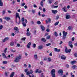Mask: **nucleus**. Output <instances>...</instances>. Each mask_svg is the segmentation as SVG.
Segmentation results:
<instances>
[{
  "instance_id": "c9c22d12",
  "label": "nucleus",
  "mask_w": 77,
  "mask_h": 77,
  "mask_svg": "<svg viewBox=\"0 0 77 77\" xmlns=\"http://www.w3.org/2000/svg\"><path fill=\"white\" fill-rule=\"evenodd\" d=\"M48 3H49L50 4H51L52 3V2H51V1L50 0H49L48 1Z\"/></svg>"
},
{
  "instance_id": "39448f33",
  "label": "nucleus",
  "mask_w": 77,
  "mask_h": 77,
  "mask_svg": "<svg viewBox=\"0 0 77 77\" xmlns=\"http://www.w3.org/2000/svg\"><path fill=\"white\" fill-rule=\"evenodd\" d=\"M32 73H33V70H30V72L29 71H28L26 72V75H29V74H32Z\"/></svg>"
},
{
  "instance_id": "b1692460",
  "label": "nucleus",
  "mask_w": 77,
  "mask_h": 77,
  "mask_svg": "<svg viewBox=\"0 0 77 77\" xmlns=\"http://www.w3.org/2000/svg\"><path fill=\"white\" fill-rule=\"evenodd\" d=\"M8 74H9L8 72H5V75L6 77H8L9 75H8Z\"/></svg>"
},
{
  "instance_id": "473e14b6",
  "label": "nucleus",
  "mask_w": 77,
  "mask_h": 77,
  "mask_svg": "<svg viewBox=\"0 0 77 77\" xmlns=\"http://www.w3.org/2000/svg\"><path fill=\"white\" fill-rule=\"evenodd\" d=\"M26 39V38H23L21 39V40L22 41H24Z\"/></svg>"
},
{
  "instance_id": "a18cd8bd",
  "label": "nucleus",
  "mask_w": 77,
  "mask_h": 77,
  "mask_svg": "<svg viewBox=\"0 0 77 77\" xmlns=\"http://www.w3.org/2000/svg\"><path fill=\"white\" fill-rule=\"evenodd\" d=\"M47 39H50V35H48L47 38H46Z\"/></svg>"
},
{
  "instance_id": "09e8293b",
  "label": "nucleus",
  "mask_w": 77,
  "mask_h": 77,
  "mask_svg": "<svg viewBox=\"0 0 77 77\" xmlns=\"http://www.w3.org/2000/svg\"><path fill=\"white\" fill-rule=\"evenodd\" d=\"M65 38H66V36L63 35V39H65Z\"/></svg>"
},
{
  "instance_id": "6e6552de",
  "label": "nucleus",
  "mask_w": 77,
  "mask_h": 77,
  "mask_svg": "<svg viewBox=\"0 0 77 77\" xmlns=\"http://www.w3.org/2000/svg\"><path fill=\"white\" fill-rule=\"evenodd\" d=\"M58 73L59 74H61V75H63V71L62 70H60L58 71Z\"/></svg>"
},
{
  "instance_id": "423d86ee",
  "label": "nucleus",
  "mask_w": 77,
  "mask_h": 77,
  "mask_svg": "<svg viewBox=\"0 0 77 77\" xmlns=\"http://www.w3.org/2000/svg\"><path fill=\"white\" fill-rule=\"evenodd\" d=\"M14 30H16L15 31V32H16V33H19V31H18V30L19 29H18V28L17 27H14Z\"/></svg>"
},
{
  "instance_id": "774afa93",
  "label": "nucleus",
  "mask_w": 77,
  "mask_h": 77,
  "mask_svg": "<svg viewBox=\"0 0 77 77\" xmlns=\"http://www.w3.org/2000/svg\"><path fill=\"white\" fill-rule=\"evenodd\" d=\"M25 3H23L22 5V6H24L25 5Z\"/></svg>"
},
{
  "instance_id": "49530a36",
  "label": "nucleus",
  "mask_w": 77,
  "mask_h": 77,
  "mask_svg": "<svg viewBox=\"0 0 77 77\" xmlns=\"http://www.w3.org/2000/svg\"><path fill=\"white\" fill-rule=\"evenodd\" d=\"M48 21L49 23H50V21H51V19H50V18H48Z\"/></svg>"
},
{
  "instance_id": "4d7b16f0",
  "label": "nucleus",
  "mask_w": 77,
  "mask_h": 77,
  "mask_svg": "<svg viewBox=\"0 0 77 77\" xmlns=\"http://www.w3.org/2000/svg\"><path fill=\"white\" fill-rule=\"evenodd\" d=\"M46 31L48 32H50V29L48 28L46 30Z\"/></svg>"
},
{
  "instance_id": "aec40b11",
  "label": "nucleus",
  "mask_w": 77,
  "mask_h": 77,
  "mask_svg": "<svg viewBox=\"0 0 77 77\" xmlns=\"http://www.w3.org/2000/svg\"><path fill=\"white\" fill-rule=\"evenodd\" d=\"M34 57L35 59L37 60L38 58V55L37 54H35L34 55Z\"/></svg>"
},
{
  "instance_id": "5fc2aeb1",
  "label": "nucleus",
  "mask_w": 77,
  "mask_h": 77,
  "mask_svg": "<svg viewBox=\"0 0 77 77\" xmlns=\"http://www.w3.org/2000/svg\"><path fill=\"white\" fill-rule=\"evenodd\" d=\"M58 18H59V16H56V19L57 20H58Z\"/></svg>"
},
{
  "instance_id": "c756f323",
  "label": "nucleus",
  "mask_w": 77,
  "mask_h": 77,
  "mask_svg": "<svg viewBox=\"0 0 77 77\" xmlns=\"http://www.w3.org/2000/svg\"><path fill=\"white\" fill-rule=\"evenodd\" d=\"M26 35L27 36H30V32H28L26 33Z\"/></svg>"
},
{
  "instance_id": "9d476101",
  "label": "nucleus",
  "mask_w": 77,
  "mask_h": 77,
  "mask_svg": "<svg viewBox=\"0 0 77 77\" xmlns=\"http://www.w3.org/2000/svg\"><path fill=\"white\" fill-rule=\"evenodd\" d=\"M54 51L56 52H59L60 51V50L59 49H57V48H54Z\"/></svg>"
},
{
  "instance_id": "13d9d810",
  "label": "nucleus",
  "mask_w": 77,
  "mask_h": 77,
  "mask_svg": "<svg viewBox=\"0 0 77 77\" xmlns=\"http://www.w3.org/2000/svg\"><path fill=\"white\" fill-rule=\"evenodd\" d=\"M0 21L2 23L3 22V19L0 18Z\"/></svg>"
},
{
  "instance_id": "e2e57ef3",
  "label": "nucleus",
  "mask_w": 77,
  "mask_h": 77,
  "mask_svg": "<svg viewBox=\"0 0 77 77\" xmlns=\"http://www.w3.org/2000/svg\"><path fill=\"white\" fill-rule=\"evenodd\" d=\"M33 7L34 8H36V7H37V6L36 5H34Z\"/></svg>"
},
{
  "instance_id": "de8ad7c7",
  "label": "nucleus",
  "mask_w": 77,
  "mask_h": 77,
  "mask_svg": "<svg viewBox=\"0 0 77 77\" xmlns=\"http://www.w3.org/2000/svg\"><path fill=\"white\" fill-rule=\"evenodd\" d=\"M32 12L33 13V14H35V10H32Z\"/></svg>"
},
{
  "instance_id": "c03bdc74",
  "label": "nucleus",
  "mask_w": 77,
  "mask_h": 77,
  "mask_svg": "<svg viewBox=\"0 0 77 77\" xmlns=\"http://www.w3.org/2000/svg\"><path fill=\"white\" fill-rule=\"evenodd\" d=\"M3 26L2 25L0 26V30H2L3 29Z\"/></svg>"
},
{
  "instance_id": "1a4fd4ad",
  "label": "nucleus",
  "mask_w": 77,
  "mask_h": 77,
  "mask_svg": "<svg viewBox=\"0 0 77 77\" xmlns=\"http://www.w3.org/2000/svg\"><path fill=\"white\" fill-rule=\"evenodd\" d=\"M61 59H63V60H65L66 59V57L64 55H62L61 57Z\"/></svg>"
},
{
  "instance_id": "f8f14e48",
  "label": "nucleus",
  "mask_w": 77,
  "mask_h": 77,
  "mask_svg": "<svg viewBox=\"0 0 77 77\" xmlns=\"http://www.w3.org/2000/svg\"><path fill=\"white\" fill-rule=\"evenodd\" d=\"M31 42H29V43L27 45V48H30V45H31Z\"/></svg>"
},
{
  "instance_id": "37998d69",
  "label": "nucleus",
  "mask_w": 77,
  "mask_h": 77,
  "mask_svg": "<svg viewBox=\"0 0 77 77\" xmlns=\"http://www.w3.org/2000/svg\"><path fill=\"white\" fill-rule=\"evenodd\" d=\"M37 23L38 24H41V22H40L39 21H38L37 22Z\"/></svg>"
},
{
  "instance_id": "a19ab883",
  "label": "nucleus",
  "mask_w": 77,
  "mask_h": 77,
  "mask_svg": "<svg viewBox=\"0 0 77 77\" xmlns=\"http://www.w3.org/2000/svg\"><path fill=\"white\" fill-rule=\"evenodd\" d=\"M22 22H24V18L23 17L21 19Z\"/></svg>"
},
{
  "instance_id": "bb28decb",
  "label": "nucleus",
  "mask_w": 77,
  "mask_h": 77,
  "mask_svg": "<svg viewBox=\"0 0 77 77\" xmlns=\"http://www.w3.org/2000/svg\"><path fill=\"white\" fill-rule=\"evenodd\" d=\"M40 5L42 7H43V5H44V2H43V1H42L40 3Z\"/></svg>"
},
{
  "instance_id": "7c9ffc66",
  "label": "nucleus",
  "mask_w": 77,
  "mask_h": 77,
  "mask_svg": "<svg viewBox=\"0 0 77 77\" xmlns=\"http://www.w3.org/2000/svg\"><path fill=\"white\" fill-rule=\"evenodd\" d=\"M75 62L76 61L75 60L72 61L71 62V63H72V64H74V63H75Z\"/></svg>"
},
{
  "instance_id": "6ab92c4d",
  "label": "nucleus",
  "mask_w": 77,
  "mask_h": 77,
  "mask_svg": "<svg viewBox=\"0 0 77 77\" xmlns=\"http://www.w3.org/2000/svg\"><path fill=\"white\" fill-rule=\"evenodd\" d=\"M2 55L4 57V58H5L6 59L7 58V57H6V55H5V53H2Z\"/></svg>"
},
{
  "instance_id": "e433bc0d",
  "label": "nucleus",
  "mask_w": 77,
  "mask_h": 77,
  "mask_svg": "<svg viewBox=\"0 0 77 77\" xmlns=\"http://www.w3.org/2000/svg\"><path fill=\"white\" fill-rule=\"evenodd\" d=\"M51 45V43H48L46 44V46L47 47L48 46H50V45Z\"/></svg>"
},
{
  "instance_id": "f704fd0d",
  "label": "nucleus",
  "mask_w": 77,
  "mask_h": 77,
  "mask_svg": "<svg viewBox=\"0 0 77 77\" xmlns=\"http://www.w3.org/2000/svg\"><path fill=\"white\" fill-rule=\"evenodd\" d=\"M54 35L56 36V37H57L58 36V34L57 33V32H55L54 33Z\"/></svg>"
},
{
  "instance_id": "bf43d9fd",
  "label": "nucleus",
  "mask_w": 77,
  "mask_h": 77,
  "mask_svg": "<svg viewBox=\"0 0 77 77\" xmlns=\"http://www.w3.org/2000/svg\"><path fill=\"white\" fill-rule=\"evenodd\" d=\"M21 77H24V74H22L21 75Z\"/></svg>"
},
{
  "instance_id": "a878e982",
  "label": "nucleus",
  "mask_w": 77,
  "mask_h": 77,
  "mask_svg": "<svg viewBox=\"0 0 77 77\" xmlns=\"http://www.w3.org/2000/svg\"><path fill=\"white\" fill-rule=\"evenodd\" d=\"M22 24L24 27L26 26V23L25 22H22Z\"/></svg>"
},
{
  "instance_id": "6e6d98bb",
  "label": "nucleus",
  "mask_w": 77,
  "mask_h": 77,
  "mask_svg": "<svg viewBox=\"0 0 77 77\" xmlns=\"http://www.w3.org/2000/svg\"><path fill=\"white\" fill-rule=\"evenodd\" d=\"M33 46L34 47V48H35V47H36V44H34Z\"/></svg>"
},
{
  "instance_id": "dca6fc26",
  "label": "nucleus",
  "mask_w": 77,
  "mask_h": 77,
  "mask_svg": "<svg viewBox=\"0 0 77 77\" xmlns=\"http://www.w3.org/2000/svg\"><path fill=\"white\" fill-rule=\"evenodd\" d=\"M14 75H15V72H13L10 75V77H14Z\"/></svg>"
},
{
  "instance_id": "2eb2a0df",
  "label": "nucleus",
  "mask_w": 77,
  "mask_h": 77,
  "mask_svg": "<svg viewBox=\"0 0 77 77\" xmlns=\"http://www.w3.org/2000/svg\"><path fill=\"white\" fill-rule=\"evenodd\" d=\"M14 75H15V72H13L10 75V77H14Z\"/></svg>"
},
{
  "instance_id": "3c124183",
  "label": "nucleus",
  "mask_w": 77,
  "mask_h": 77,
  "mask_svg": "<svg viewBox=\"0 0 77 77\" xmlns=\"http://www.w3.org/2000/svg\"><path fill=\"white\" fill-rule=\"evenodd\" d=\"M71 44H72V42L71 41H69L68 43V45H71Z\"/></svg>"
},
{
  "instance_id": "f03ea898",
  "label": "nucleus",
  "mask_w": 77,
  "mask_h": 77,
  "mask_svg": "<svg viewBox=\"0 0 77 77\" xmlns=\"http://www.w3.org/2000/svg\"><path fill=\"white\" fill-rule=\"evenodd\" d=\"M55 69H52L51 71V74L52 76V77H56V76H55Z\"/></svg>"
},
{
  "instance_id": "79ce46f5",
  "label": "nucleus",
  "mask_w": 77,
  "mask_h": 77,
  "mask_svg": "<svg viewBox=\"0 0 77 77\" xmlns=\"http://www.w3.org/2000/svg\"><path fill=\"white\" fill-rule=\"evenodd\" d=\"M42 41H44V42H45V41H46V40L44 38H42Z\"/></svg>"
},
{
  "instance_id": "9b49d317",
  "label": "nucleus",
  "mask_w": 77,
  "mask_h": 77,
  "mask_svg": "<svg viewBox=\"0 0 77 77\" xmlns=\"http://www.w3.org/2000/svg\"><path fill=\"white\" fill-rule=\"evenodd\" d=\"M3 19H5L7 21H8V20H10V17H4Z\"/></svg>"
},
{
  "instance_id": "0e129e2a",
  "label": "nucleus",
  "mask_w": 77,
  "mask_h": 77,
  "mask_svg": "<svg viewBox=\"0 0 77 77\" xmlns=\"http://www.w3.org/2000/svg\"><path fill=\"white\" fill-rule=\"evenodd\" d=\"M38 69H37L35 71V72L36 73L38 72Z\"/></svg>"
},
{
  "instance_id": "8fccbe9b",
  "label": "nucleus",
  "mask_w": 77,
  "mask_h": 77,
  "mask_svg": "<svg viewBox=\"0 0 77 77\" xmlns=\"http://www.w3.org/2000/svg\"><path fill=\"white\" fill-rule=\"evenodd\" d=\"M69 45V47H71V48H73V45H72V44L70 45Z\"/></svg>"
},
{
  "instance_id": "0eeeda50",
  "label": "nucleus",
  "mask_w": 77,
  "mask_h": 77,
  "mask_svg": "<svg viewBox=\"0 0 77 77\" xmlns=\"http://www.w3.org/2000/svg\"><path fill=\"white\" fill-rule=\"evenodd\" d=\"M8 40H9V38L8 37H6L3 40V42H5Z\"/></svg>"
},
{
  "instance_id": "393cba45",
  "label": "nucleus",
  "mask_w": 77,
  "mask_h": 77,
  "mask_svg": "<svg viewBox=\"0 0 77 77\" xmlns=\"http://www.w3.org/2000/svg\"><path fill=\"white\" fill-rule=\"evenodd\" d=\"M41 29L43 31H44V30H45V27H44L43 26H41Z\"/></svg>"
},
{
  "instance_id": "69168bd1",
  "label": "nucleus",
  "mask_w": 77,
  "mask_h": 77,
  "mask_svg": "<svg viewBox=\"0 0 77 77\" xmlns=\"http://www.w3.org/2000/svg\"><path fill=\"white\" fill-rule=\"evenodd\" d=\"M74 45H75V46H77V42L74 44Z\"/></svg>"
},
{
  "instance_id": "338daca9",
  "label": "nucleus",
  "mask_w": 77,
  "mask_h": 77,
  "mask_svg": "<svg viewBox=\"0 0 77 77\" xmlns=\"http://www.w3.org/2000/svg\"><path fill=\"white\" fill-rule=\"evenodd\" d=\"M25 21L26 23H27V19H25Z\"/></svg>"
},
{
  "instance_id": "052dcab7",
  "label": "nucleus",
  "mask_w": 77,
  "mask_h": 77,
  "mask_svg": "<svg viewBox=\"0 0 77 77\" xmlns=\"http://www.w3.org/2000/svg\"><path fill=\"white\" fill-rule=\"evenodd\" d=\"M54 5H57L58 4V2H56L54 3Z\"/></svg>"
},
{
  "instance_id": "4468645a",
  "label": "nucleus",
  "mask_w": 77,
  "mask_h": 77,
  "mask_svg": "<svg viewBox=\"0 0 77 77\" xmlns=\"http://www.w3.org/2000/svg\"><path fill=\"white\" fill-rule=\"evenodd\" d=\"M52 12L53 14H56L57 12V10H52Z\"/></svg>"
},
{
  "instance_id": "4c0bfd02",
  "label": "nucleus",
  "mask_w": 77,
  "mask_h": 77,
  "mask_svg": "<svg viewBox=\"0 0 77 77\" xmlns=\"http://www.w3.org/2000/svg\"><path fill=\"white\" fill-rule=\"evenodd\" d=\"M58 24H59V22H57L54 23V26H57V25H58Z\"/></svg>"
},
{
  "instance_id": "f3484780",
  "label": "nucleus",
  "mask_w": 77,
  "mask_h": 77,
  "mask_svg": "<svg viewBox=\"0 0 77 77\" xmlns=\"http://www.w3.org/2000/svg\"><path fill=\"white\" fill-rule=\"evenodd\" d=\"M3 3L2 2V0H0V6H3Z\"/></svg>"
},
{
  "instance_id": "20e7f679",
  "label": "nucleus",
  "mask_w": 77,
  "mask_h": 77,
  "mask_svg": "<svg viewBox=\"0 0 77 77\" xmlns=\"http://www.w3.org/2000/svg\"><path fill=\"white\" fill-rule=\"evenodd\" d=\"M17 18H18L19 19V22L20 23V14L19 13H16V19L17 20Z\"/></svg>"
},
{
  "instance_id": "a211bd4d",
  "label": "nucleus",
  "mask_w": 77,
  "mask_h": 77,
  "mask_svg": "<svg viewBox=\"0 0 77 77\" xmlns=\"http://www.w3.org/2000/svg\"><path fill=\"white\" fill-rule=\"evenodd\" d=\"M66 19H69V18H70V16L69 15H67L66 16Z\"/></svg>"
},
{
  "instance_id": "412c9836",
  "label": "nucleus",
  "mask_w": 77,
  "mask_h": 77,
  "mask_svg": "<svg viewBox=\"0 0 77 77\" xmlns=\"http://www.w3.org/2000/svg\"><path fill=\"white\" fill-rule=\"evenodd\" d=\"M38 49L40 50L41 49H42V48H43V46H38Z\"/></svg>"
},
{
  "instance_id": "2f4dec72",
  "label": "nucleus",
  "mask_w": 77,
  "mask_h": 77,
  "mask_svg": "<svg viewBox=\"0 0 77 77\" xmlns=\"http://www.w3.org/2000/svg\"><path fill=\"white\" fill-rule=\"evenodd\" d=\"M8 49V48H5V49L4 50V53H6V51H7V49Z\"/></svg>"
},
{
  "instance_id": "cd10ccee",
  "label": "nucleus",
  "mask_w": 77,
  "mask_h": 77,
  "mask_svg": "<svg viewBox=\"0 0 77 77\" xmlns=\"http://www.w3.org/2000/svg\"><path fill=\"white\" fill-rule=\"evenodd\" d=\"M76 67V66L75 65H74L72 66V69H75Z\"/></svg>"
},
{
  "instance_id": "72a5a7b5",
  "label": "nucleus",
  "mask_w": 77,
  "mask_h": 77,
  "mask_svg": "<svg viewBox=\"0 0 77 77\" xmlns=\"http://www.w3.org/2000/svg\"><path fill=\"white\" fill-rule=\"evenodd\" d=\"M24 71L25 72H26V74H27V72L28 71V69H26L24 70Z\"/></svg>"
},
{
  "instance_id": "7ed1b4c3",
  "label": "nucleus",
  "mask_w": 77,
  "mask_h": 77,
  "mask_svg": "<svg viewBox=\"0 0 77 77\" xmlns=\"http://www.w3.org/2000/svg\"><path fill=\"white\" fill-rule=\"evenodd\" d=\"M71 51V49H69V50H68V48L67 47H66L65 49V51L66 53H70Z\"/></svg>"
},
{
  "instance_id": "603ef678",
  "label": "nucleus",
  "mask_w": 77,
  "mask_h": 77,
  "mask_svg": "<svg viewBox=\"0 0 77 77\" xmlns=\"http://www.w3.org/2000/svg\"><path fill=\"white\" fill-rule=\"evenodd\" d=\"M48 60L49 62H50V61L51 60V58L50 57H49L48 58Z\"/></svg>"
},
{
  "instance_id": "c85d7f7f",
  "label": "nucleus",
  "mask_w": 77,
  "mask_h": 77,
  "mask_svg": "<svg viewBox=\"0 0 77 77\" xmlns=\"http://www.w3.org/2000/svg\"><path fill=\"white\" fill-rule=\"evenodd\" d=\"M10 45L11 46H12V45H14V43L13 42H12L10 43Z\"/></svg>"
},
{
  "instance_id": "864d4df0",
  "label": "nucleus",
  "mask_w": 77,
  "mask_h": 77,
  "mask_svg": "<svg viewBox=\"0 0 77 77\" xmlns=\"http://www.w3.org/2000/svg\"><path fill=\"white\" fill-rule=\"evenodd\" d=\"M68 30H70L71 29V27L70 26H69L68 28Z\"/></svg>"
},
{
  "instance_id": "ddd939ff",
  "label": "nucleus",
  "mask_w": 77,
  "mask_h": 77,
  "mask_svg": "<svg viewBox=\"0 0 77 77\" xmlns=\"http://www.w3.org/2000/svg\"><path fill=\"white\" fill-rule=\"evenodd\" d=\"M63 36H66V35L68 34V33L67 32H65V31H63Z\"/></svg>"
},
{
  "instance_id": "f257e3e1",
  "label": "nucleus",
  "mask_w": 77,
  "mask_h": 77,
  "mask_svg": "<svg viewBox=\"0 0 77 77\" xmlns=\"http://www.w3.org/2000/svg\"><path fill=\"white\" fill-rule=\"evenodd\" d=\"M21 58V56L20 55H19V56L17 57L14 60V62H20V59Z\"/></svg>"
},
{
  "instance_id": "ea45409f",
  "label": "nucleus",
  "mask_w": 77,
  "mask_h": 77,
  "mask_svg": "<svg viewBox=\"0 0 77 77\" xmlns=\"http://www.w3.org/2000/svg\"><path fill=\"white\" fill-rule=\"evenodd\" d=\"M11 51L12 52V53H15L16 52V50H14V51L13 50H11Z\"/></svg>"
},
{
  "instance_id": "4be33fe9",
  "label": "nucleus",
  "mask_w": 77,
  "mask_h": 77,
  "mask_svg": "<svg viewBox=\"0 0 77 77\" xmlns=\"http://www.w3.org/2000/svg\"><path fill=\"white\" fill-rule=\"evenodd\" d=\"M63 11L65 12H67V10H66V7H64V8H63Z\"/></svg>"
},
{
  "instance_id": "58836bf2",
  "label": "nucleus",
  "mask_w": 77,
  "mask_h": 77,
  "mask_svg": "<svg viewBox=\"0 0 77 77\" xmlns=\"http://www.w3.org/2000/svg\"><path fill=\"white\" fill-rule=\"evenodd\" d=\"M7 63H8V62H7L6 61H3V63L4 64H6Z\"/></svg>"
},
{
  "instance_id": "680f3d73",
  "label": "nucleus",
  "mask_w": 77,
  "mask_h": 77,
  "mask_svg": "<svg viewBox=\"0 0 77 77\" xmlns=\"http://www.w3.org/2000/svg\"><path fill=\"white\" fill-rule=\"evenodd\" d=\"M74 55H75V57H77V53L75 54Z\"/></svg>"
},
{
  "instance_id": "5701e85b",
  "label": "nucleus",
  "mask_w": 77,
  "mask_h": 77,
  "mask_svg": "<svg viewBox=\"0 0 77 77\" xmlns=\"http://www.w3.org/2000/svg\"><path fill=\"white\" fill-rule=\"evenodd\" d=\"M5 13H6V10H3L2 13V15H4L5 14Z\"/></svg>"
}]
</instances>
